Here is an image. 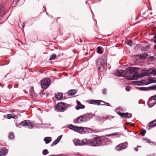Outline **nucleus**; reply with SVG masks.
<instances>
[{
    "label": "nucleus",
    "instance_id": "nucleus-44",
    "mask_svg": "<svg viewBox=\"0 0 156 156\" xmlns=\"http://www.w3.org/2000/svg\"><path fill=\"white\" fill-rule=\"evenodd\" d=\"M126 90L127 91H129L130 90V89L129 88H126Z\"/></svg>",
    "mask_w": 156,
    "mask_h": 156
},
{
    "label": "nucleus",
    "instance_id": "nucleus-31",
    "mask_svg": "<svg viewBox=\"0 0 156 156\" xmlns=\"http://www.w3.org/2000/svg\"><path fill=\"white\" fill-rule=\"evenodd\" d=\"M9 137L10 139H12L14 137V135L12 133H10L9 134Z\"/></svg>",
    "mask_w": 156,
    "mask_h": 156
},
{
    "label": "nucleus",
    "instance_id": "nucleus-20",
    "mask_svg": "<svg viewBox=\"0 0 156 156\" xmlns=\"http://www.w3.org/2000/svg\"><path fill=\"white\" fill-rule=\"evenodd\" d=\"M7 152L6 150L4 149H2L0 151V156H4L6 154Z\"/></svg>",
    "mask_w": 156,
    "mask_h": 156
},
{
    "label": "nucleus",
    "instance_id": "nucleus-15",
    "mask_svg": "<svg viewBox=\"0 0 156 156\" xmlns=\"http://www.w3.org/2000/svg\"><path fill=\"white\" fill-rule=\"evenodd\" d=\"M102 102V101L101 100H92L90 101V103L91 104L99 105Z\"/></svg>",
    "mask_w": 156,
    "mask_h": 156
},
{
    "label": "nucleus",
    "instance_id": "nucleus-41",
    "mask_svg": "<svg viewBox=\"0 0 156 156\" xmlns=\"http://www.w3.org/2000/svg\"><path fill=\"white\" fill-rule=\"evenodd\" d=\"M127 123L131 125L132 126H134V124L132 123L131 122H130V123L128 122Z\"/></svg>",
    "mask_w": 156,
    "mask_h": 156
},
{
    "label": "nucleus",
    "instance_id": "nucleus-1",
    "mask_svg": "<svg viewBox=\"0 0 156 156\" xmlns=\"http://www.w3.org/2000/svg\"><path fill=\"white\" fill-rule=\"evenodd\" d=\"M107 60V55L105 54L96 62V67L100 71H102L104 70L105 65L106 62Z\"/></svg>",
    "mask_w": 156,
    "mask_h": 156
},
{
    "label": "nucleus",
    "instance_id": "nucleus-24",
    "mask_svg": "<svg viewBox=\"0 0 156 156\" xmlns=\"http://www.w3.org/2000/svg\"><path fill=\"white\" fill-rule=\"evenodd\" d=\"M51 138L48 137H45L44 139V140L46 144L49 143L51 141Z\"/></svg>",
    "mask_w": 156,
    "mask_h": 156
},
{
    "label": "nucleus",
    "instance_id": "nucleus-40",
    "mask_svg": "<svg viewBox=\"0 0 156 156\" xmlns=\"http://www.w3.org/2000/svg\"><path fill=\"white\" fill-rule=\"evenodd\" d=\"M152 72L153 73L154 75H156V69L153 70Z\"/></svg>",
    "mask_w": 156,
    "mask_h": 156
},
{
    "label": "nucleus",
    "instance_id": "nucleus-12",
    "mask_svg": "<svg viewBox=\"0 0 156 156\" xmlns=\"http://www.w3.org/2000/svg\"><path fill=\"white\" fill-rule=\"evenodd\" d=\"M135 69L136 68L134 67H129L127 68L126 71L128 73L131 74L134 72Z\"/></svg>",
    "mask_w": 156,
    "mask_h": 156
},
{
    "label": "nucleus",
    "instance_id": "nucleus-13",
    "mask_svg": "<svg viewBox=\"0 0 156 156\" xmlns=\"http://www.w3.org/2000/svg\"><path fill=\"white\" fill-rule=\"evenodd\" d=\"M76 101L77 105V106L76 107V110H79L80 109H83L85 108L84 106L81 105L79 101L76 100Z\"/></svg>",
    "mask_w": 156,
    "mask_h": 156
},
{
    "label": "nucleus",
    "instance_id": "nucleus-47",
    "mask_svg": "<svg viewBox=\"0 0 156 156\" xmlns=\"http://www.w3.org/2000/svg\"><path fill=\"white\" fill-rule=\"evenodd\" d=\"M154 82V81H153V80H152V81H151V82H150V83H153V82Z\"/></svg>",
    "mask_w": 156,
    "mask_h": 156
},
{
    "label": "nucleus",
    "instance_id": "nucleus-7",
    "mask_svg": "<svg viewBox=\"0 0 156 156\" xmlns=\"http://www.w3.org/2000/svg\"><path fill=\"white\" fill-rule=\"evenodd\" d=\"M66 105L63 103H60L57 104L56 106V110L59 111L63 112L65 108Z\"/></svg>",
    "mask_w": 156,
    "mask_h": 156
},
{
    "label": "nucleus",
    "instance_id": "nucleus-5",
    "mask_svg": "<svg viewBox=\"0 0 156 156\" xmlns=\"http://www.w3.org/2000/svg\"><path fill=\"white\" fill-rule=\"evenodd\" d=\"M50 83V80L48 78H45L42 80L41 81V86L42 88L46 89L49 85Z\"/></svg>",
    "mask_w": 156,
    "mask_h": 156
},
{
    "label": "nucleus",
    "instance_id": "nucleus-18",
    "mask_svg": "<svg viewBox=\"0 0 156 156\" xmlns=\"http://www.w3.org/2000/svg\"><path fill=\"white\" fill-rule=\"evenodd\" d=\"M63 97L62 94L61 93H58V94L55 95V98L57 100H60Z\"/></svg>",
    "mask_w": 156,
    "mask_h": 156
},
{
    "label": "nucleus",
    "instance_id": "nucleus-34",
    "mask_svg": "<svg viewBox=\"0 0 156 156\" xmlns=\"http://www.w3.org/2000/svg\"><path fill=\"white\" fill-rule=\"evenodd\" d=\"M144 140L146 141L148 143H151V140L148 139L144 138Z\"/></svg>",
    "mask_w": 156,
    "mask_h": 156
},
{
    "label": "nucleus",
    "instance_id": "nucleus-27",
    "mask_svg": "<svg viewBox=\"0 0 156 156\" xmlns=\"http://www.w3.org/2000/svg\"><path fill=\"white\" fill-rule=\"evenodd\" d=\"M97 52L98 53L101 54L102 53V51L101 50V47H98L97 48Z\"/></svg>",
    "mask_w": 156,
    "mask_h": 156
},
{
    "label": "nucleus",
    "instance_id": "nucleus-6",
    "mask_svg": "<svg viewBox=\"0 0 156 156\" xmlns=\"http://www.w3.org/2000/svg\"><path fill=\"white\" fill-rule=\"evenodd\" d=\"M127 142L120 144L115 147V149L117 151H119L122 149H125L127 147Z\"/></svg>",
    "mask_w": 156,
    "mask_h": 156
},
{
    "label": "nucleus",
    "instance_id": "nucleus-53",
    "mask_svg": "<svg viewBox=\"0 0 156 156\" xmlns=\"http://www.w3.org/2000/svg\"><path fill=\"white\" fill-rule=\"evenodd\" d=\"M149 156V155H148V156Z\"/></svg>",
    "mask_w": 156,
    "mask_h": 156
},
{
    "label": "nucleus",
    "instance_id": "nucleus-2",
    "mask_svg": "<svg viewBox=\"0 0 156 156\" xmlns=\"http://www.w3.org/2000/svg\"><path fill=\"white\" fill-rule=\"evenodd\" d=\"M101 142V141L99 138L96 137L92 140H87V145L91 146H98Z\"/></svg>",
    "mask_w": 156,
    "mask_h": 156
},
{
    "label": "nucleus",
    "instance_id": "nucleus-3",
    "mask_svg": "<svg viewBox=\"0 0 156 156\" xmlns=\"http://www.w3.org/2000/svg\"><path fill=\"white\" fill-rule=\"evenodd\" d=\"M68 128L72 130H73L75 132L79 133H82L84 130L87 129L90 130V129L86 127H79L77 126H74L73 125H69L68 126Z\"/></svg>",
    "mask_w": 156,
    "mask_h": 156
},
{
    "label": "nucleus",
    "instance_id": "nucleus-48",
    "mask_svg": "<svg viewBox=\"0 0 156 156\" xmlns=\"http://www.w3.org/2000/svg\"><path fill=\"white\" fill-rule=\"evenodd\" d=\"M154 48L156 49V44L154 45Z\"/></svg>",
    "mask_w": 156,
    "mask_h": 156
},
{
    "label": "nucleus",
    "instance_id": "nucleus-51",
    "mask_svg": "<svg viewBox=\"0 0 156 156\" xmlns=\"http://www.w3.org/2000/svg\"><path fill=\"white\" fill-rule=\"evenodd\" d=\"M138 147H141V146H138Z\"/></svg>",
    "mask_w": 156,
    "mask_h": 156
},
{
    "label": "nucleus",
    "instance_id": "nucleus-17",
    "mask_svg": "<svg viewBox=\"0 0 156 156\" xmlns=\"http://www.w3.org/2000/svg\"><path fill=\"white\" fill-rule=\"evenodd\" d=\"M62 137V136H59L53 142V144L56 145L57 144L60 140Z\"/></svg>",
    "mask_w": 156,
    "mask_h": 156
},
{
    "label": "nucleus",
    "instance_id": "nucleus-35",
    "mask_svg": "<svg viewBox=\"0 0 156 156\" xmlns=\"http://www.w3.org/2000/svg\"><path fill=\"white\" fill-rule=\"evenodd\" d=\"M12 114H8L7 115V118L8 119H10L11 118H12Z\"/></svg>",
    "mask_w": 156,
    "mask_h": 156
},
{
    "label": "nucleus",
    "instance_id": "nucleus-21",
    "mask_svg": "<svg viewBox=\"0 0 156 156\" xmlns=\"http://www.w3.org/2000/svg\"><path fill=\"white\" fill-rule=\"evenodd\" d=\"M139 56L141 58L146 59L148 58V55L146 53H144V54L140 55Z\"/></svg>",
    "mask_w": 156,
    "mask_h": 156
},
{
    "label": "nucleus",
    "instance_id": "nucleus-22",
    "mask_svg": "<svg viewBox=\"0 0 156 156\" xmlns=\"http://www.w3.org/2000/svg\"><path fill=\"white\" fill-rule=\"evenodd\" d=\"M68 94L70 95H74L76 93V91L75 90H69L68 92Z\"/></svg>",
    "mask_w": 156,
    "mask_h": 156
},
{
    "label": "nucleus",
    "instance_id": "nucleus-45",
    "mask_svg": "<svg viewBox=\"0 0 156 156\" xmlns=\"http://www.w3.org/2000/svg\"><path fill=\"white\" fill-rule=\"evenodd\" d=\"M106 103V105L109 106H111L110 104L109 103Z\"/></svg>",
    "mask_w": 156,
    "mask_h": 156
},
{
    "label": "nucleus",
    "instance_id": "nucleus-30",
    "mask_svg": "<svg viewBox=\"0 0 156 156\" xmlns=\"http://www.w3.org/2000/svg\"><path fill=\"white\" fill-rule=\"evenodd\" d=\"M43 154L44 155H46L48 153V151L47 149H45L43 151Z\"/></svg>",
    "mask_w": 156,
    "mask_h": 156
},
{
    "label": "nucleus",
    "instance_id": "nucleus-36",
    "mask_svg": "<svg viewBox=\"0 0 156 156\" xmlns=\"http://www.w3.org/2000/svg\"><path fill=\"white\" fill-rule=\"evenodd\" d=\"M146 133V131L145 130H144L142 131L141 133V135L142 136H144Z\"/></svg>",
    "mask_w": 156,
    "mask_h": 156
},
{
    "label": "nucleus",
    "instance_id": "nucleus-38",
    "mask_svg": "<svg viewBox=\"0 0 156 156\" xmlns=\"http://www.w3.org/2000/svg\"><path fill=\"white\" fill-rule=\"evenodd\" d=\"M140 83L138 81H136L135 82V84L137 85H140Z\"/></svg>",
    "mask_w": 156,
    "mask_h": 156
},
{
    "label": "nucleus",
    "instance_id": "nucleus-26",
    "mask_svg": "<svg viewBox=\"0 0 156 156\" xmlns=\"http://www.w3.org/2000/svg\"><path fill=\"white\" fill-rule=\"evenodd\" d=\"M76 122L77 123H80L82 122H83V118L81 116L76 119Z\"/></svg>",
    "mask_w": 156,
    "mask_h": 156
},
{
    "label": "nucleus",
    "instance_id": "nucleus-43",
    "mask_svg": "<svg viewBox=\"0 0 156 156\" xmlns=\"http://www.w3.org/2000/svg\"><path fill=\"white\" fill-rule=\"evenodd\" d=\"M106 90H105V89H104L103 90V93L104 94H106V93H105Z\"/></svg>",
    "mask_w": 156,
    "mask_h": 156
},
{
    "label": "nucleus",
    "instance_id": "nucleus-39",
    "mask_svg": "<svg viewBox=\"0 0 156 156\" xmlns=\"http://www.w3.org/2000/svg\"><path fill=\"white\" fill-rule=\"evenodd\" d=\"M108 118V116H107L105 118H102V120H105L106 119H107Z\"/></svg>",
    "mask_w": 156,
    "mask_h": 156
},
{
    "label": "nucleus",
    "instance_id": "nucleus-8",
    "mask_svg": "<svg viewBox=\"0 0 156 156\" xmlns=\"http://www.w3.org/2000/svg\"><path fill=\"white\" fill-rule=\"evenodd\" d=\"M118 108L116 109V112L119 115L123 118H131L132 115L131 114H129L128 113L126 112L125 113H121L119 111L117 112V110Z\"/></svg>",
    "mask_w": 156,
    "mask_h": 156
},
{
    "label": "nucleus",
    "instance_id": "nucleus-37",
    "mask_svg": "<svg viewBox=\"0 0 156 156\" xmlns=\"http://www.w3.org/2000/svg\"><path fill=\"white\" fill-rule=\"evenodd\" d=\"M117 134H118V133H114L111 134H109V135H108L107 136H110L111 135H117Z\"/></svg>",
    "mask_w": 156,
    "mask_h": 156
},
{
    "label": "nucleus",
    "instance_id": "nucleus-11",
    "mask_svg": "<svg viewBox=\"0 0 156 156\" xmlns=\"http://www.w3.org/2000/svg\"><path fill=\"white\" fill-rule=\"evenodd\" d=\"M115 74L116 76H124L126 75V73L125 71L123 70H117L115 73Z\"/></svg>",
    "mask_w": 156,
    "mask_h": 156
},
{
    "label": "nucleus",
    "instance_id": "nucleus-14",
    "mask_svg": "<svg viewBox=\"0 0 156 156\" xmlns=\"http://www.w3.org/2000/svg\"><path fill=\"white\" fill-rule=\"evenodd\" d=\"M136 75H135V74L132 76H126V79L128 80H137V77H136Z\"/></svg>",
    "mask_w": 156,
    "mask_h": 156
},
{
    "label": "nucleus",
    "instance_id": "nucleus-19",
    "mask_svg": "<svg viewBox=\"0 0 156 156\" xmlns=\"http://www.w3.org/2000/svg\"><path fill=\"white\" fill-rule=\"evenodd\" d=\"M26 126L29 128L31 129L33 127V124L30 121H28Z\"/></svg>",
    "mask_w": 156,
    "mask_h": 156
},
{
    "label": "nucleus",
    "instance_id": "nucleus-28",
    "mask_svg": "<svg viewBox=\"0 0 156 156\" xmlns=\"http://www.w3.org/2000/svg\"><path fill=\"white\" fill-rule=\"evenodd\" d=\"M27 120H25L24 121H22V122L20 123V125L23 126H25L27 125Z\"/></svg>",
    "mask_w": 156,
    "mask_h": 156
},
{
    "label": "nucleus",
    "instance_id": "nucleus-50",
    "mask_svg": "<svg viewBox=\"0 0 156 156\" xmlns=\"http://www.w3.org/2000/svg\"><path fill=\"white\" fill-rule=\"evenodd\" d=\"M37 96V94H35L34 95V96Z\"/></svg>",
    "mask_w": 156,
    "mask_h": 156
},
{
    "label": "nucleus",
    "instance_id": "nucleus-10",
    "mask_svg": "<svg viewBox=\"0 0 156 156\" xmlns=\"http://www.w3.org/2000/svg\"><path fill=\"white\" fill-rule=\"evenodd\" d=\"M156 104V101L153 99H151V97L149 99L148 101V106L151 107Z\"/></svg>",
    "mask_w": 156,
    "mask_h": 156
},
{
    "label": "nucleus",
    "instance_id": "nucleus-4",
    "mask_svg": "<svg viewBox=\"0 0 156 156\" xmlns=\"http://www.w3.org/2000/svg\"><path fill=\"white\" fill-rule=\"evenodd\" d=\"M73 142L75 146H82L87 145V139H84L82 140L77 139H74L73 140Z\"/></svg>",
    "mask_w": 156,
    "mask_h": 156
},
{
    "label": "nucleus",
    "instance_id": "nucleus-23",
    "mask_svg": "<svg viewBox=\"0 0 156 156\" xmlns=\"http://www.w3.org/2000/svg\"><path fill=\"white\" fill-rule=\"evenodd\" d=\"M5 10V8L2 4H0V14L4 13Z\"/></svg>",
    "mask_w": 156,
    "mask_h": 156
},
{
    "label": "nucleus",
    "instance_id": "nucleus-9",
    "mask_svg": "<svg viewBox=\"0 0 156 156\" xmlns=\"http://www.w3.org/2000/svg\"><path fill=\"white\" fill-rule=\"evenodd\" d=\"M90 116H91V117H93L92 115H90V114H86L81 116L83 118V121L85 122L90 119Z\"/></svg>",
    "mask_w": 156,
    "mask_h": 156
},
{
    "label": "nucleus",
    "instance_id": "nucleus-49",
    "mask_svg": "<svg viewBox=\"0 0 156 156\" xmlns=\"http://www.w3.org/2000/svg\"><path fill=\"white\" fill-rule=\"evenodd\" d=\"M154 87L156 89V86H154Z\"/></svg>",
    "mask_w": 156,
    "mask_h": 156
},
{
    "label": "nucleus",
    "instance_id": "nucleus-33",
    "mask_svg": "<svg viewBox=\"0 0 156 156\" xmlns=\"http://www.w3.org/2000/svg\"><path fill=\"white\" fill-rule=\"evenodd\" d=\"M126 43L127 44L130 46H131L132 45V43L131 41H126Z\"/></svg>",
    "mask_w": 156,
    "mask_h": 156
},
{
    "label": "nucleus",
    "instance_id": "nucleus-16",
    "mask_svg": "<svg viewBox=\"0 0 156 156\" xmlns=\"http://www.w3.org/2000/svg\"><path fill=\"white\" fill-rule=\"evenodd\" d=\"M135 74L137 75L136 77H137L138 79L139 78L142 77L146 75L147 73L146 72H144V73L140 74L135 73Z\"/></svg>",
    "mask_w": 156,
    "mask_h": 156
},
{
    "label": "nucleus",
    "instance_id": "nucleus-46",
    "mask_svg": "<svg viewBox=\"0 0 156 156\" xmlns=\"http://www.w3.org/2000/svg\"><path fill=\"white\" fill-rule=\"evenodd\" d=\"M134 149L136 151H138V150L137 149V148H134Z\"/></svg>",
    "mask_w": 156,
    "mask_h": 156
},
{
    "label": "nucleus",
    "instance_id": "nucleus-52",
    "mask_svg": "<svg viewBox=\"0 0 156 156\" xmlns=\"http://www.w3.org/2000/svg\"><path fill=\"white\" fill-rule=\"evenodd\" d=\"M103 103H105V102H102Z\"/></svg>",
    "mask_w": 156,
    "mask_h": 156
},
{
    "label": "nucleus",
    "instance_id": "nucleus-32",
    "mask_svg": "<svg viewBox=\"0 0 156 156\" xmlns=\"http://www.w3.org/2000/svg\"><path fill=\"white\" fill-rule=\"evenodd\" d=\"M11 115L12 116V118L16 119L18 117V114L16 115H15L13 114H12Z\"/></svg>",
    "mask_w": 156,
    "mask_h": 156
},
{
    "label": "nucleus",
    "instance_id": "nucleus-25",
    "mask_svg": "<svg viewBox=\"0 0 156 156\" xmlns=\"http://www.w3.org/2000/svg\"><path fill=\"white\" fill-rule=\"evenodd\" d=\"M149 126L150 127H154L156 126V119L153 121L149 123Z\"/></svg>",
    "mask_w": 156,
    "mask_h": 156
},
{
    "label": "nucleus",
    "instance_id": "nucleus-29",
    "mask_svg": "<svg viewBox=\"0 0 156 156\" xmlns=\"http://www.w3.org/2000/svg\"><path fill=\"white\" fill-rule=\"evenodd\" d=\"M56 57V55L55 54H53L51 55V57L49 59V60H54L55 59Z\"/></svg>",
    "mask_w": 156,
    "mask_h": 156
},
{
    "label": "nucleus",
    "instance_id": "nucleus-42",
    "mask_svg": "<svg viewBox=\"0 0 156 156\" xmlns=\"http://www.w3.org/2000/svg\"><path fill=\"white\" fill-rule=\"evenodd\" d=\"M153 40L154 41V43H156V35L155 36V39L154 38H153Z\"/></svg>",
    "mask_w": 156,
    "mask_h": 156
}]
</instances>
